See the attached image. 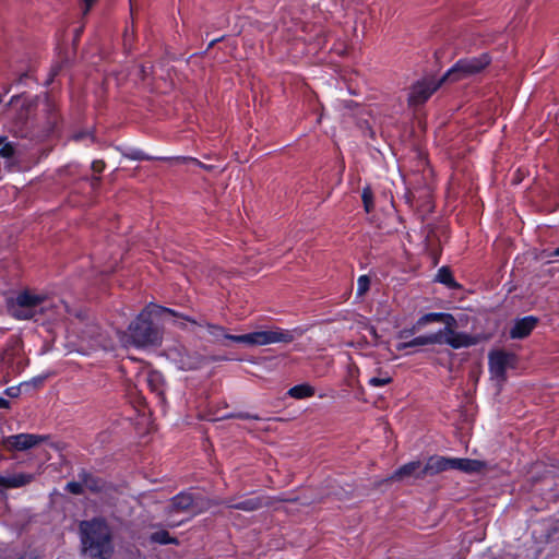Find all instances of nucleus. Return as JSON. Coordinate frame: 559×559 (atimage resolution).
Masks as SVG:
<instances>
[{"instance_id": "obj_1", "label": "nucleus", "mask_w": 559, "mask_h": 559, "mask_svg": "<svg viewBox=\"0 0 559 559\" xmlns=\"http://www.w3.org/2000/svg\"><path fill=\"white\" fill-rule=\"evenodd\" d=\"M160 313H168L190 323H197L194 319L188 314L152 304L145 307L129 324L127 331H123L120 334V341L122 344L124 346H134L138 348L159 346L163 340V331L159 326L153 323L151 317L153 314L158 316Z\"/></svg>"}, {"instance_id": "obj_2", "label": "nucleus", "mask_w": 559, "mask_h": 559, "mask_svg": "<svg viewBox=\"0 0 559 559\" xmlns=\"http://www.w3.org/2000/svg\"><path fill=\"white\" fill-rule=\"evenodd\" d=\"M83 552L91 559H109L114 554L112 533L104 519L80 523Z\"/></svg>"}, {"instance_id": "obj_3", "label": "nucleus", "mask_w": 559, "mask_h": 559, "mask_svg": "<svg viewBox=\"0 0 559 559\" xmlns=\"http://www.w3.org/2000/svg\"><path fill=\"white\" fill-rule=\"evenodd\" d=\"M59 309L43 294L33 290H23L15 298L8 300L9 313L19 320H38L37 316L46 314L50 310Z\"/></svg>"}, {"instance_id": "obj_4", "label": "nucleus", "mask_w": 559, "mask_h": 559, "mask_svg": "<svg viewBox=\"0 0 559 559\" xmlns=\"http://www.w3.org/2000/svg\"><path fill=\"white\" fill-rule=\"evenodd\" d=\"M430 322H442L444 329L438 331L436 334H440L442 344H448L453 348L469 347L478 342V338L466 333L456 332L457 321L450 313H427L418 319V325H426Z\"/></svg>"}, {"instance_id": "obj_5", "label": "nucleus", "mask_w": 559, "mask_h": 559, "mask_svg": "<svg viewBox=\"0 0 559 559\" xmlns=\"http://www.w3.org/2000/svg\"><path fill=\"white\" fill-rule=\"evenodd\" d=\"M490 63V57L483 55L479 58L462 59L457 61L442 78L441 83L457 82L479 73Z\"/></svg>"}, {"instance_id": "obj_6", "label": "nucleus", "mask_w": 559, "mask_h": 559, "mask_svg": "<svg viewBox=\"0 0 559 559\" xmlns=\"http://www.w3.org/2000/svg\"><path fill=\"white\" fill-rule=\"evenodd\" d=\"M488 359L491 380L495 381L496 386L500 390L503 382L507 380V369L515 368L518 360L516 355L506 350H492L489 353Z\"/></svg>"}, {"instance_id": "obj_7", "label": "nucleus", "mask_w": 559, "mask_h": 559, "mask_svg": "<svg viewBox=\"0 0 559 559\" xmlns=\"http://www.w3.org/2000/svg\"><path fill=\"white\" fill-rule=\"evenodd\" d=\"M168 356L182 370H194L206 364L207 361L222 360L221 357H206L197 352L190 350L185 346H174L168 349Z\"/></svg>"}, {"instance_id": "obj_8", "label": "nucleus", "mask_w": 559, "mask_h": 559, "mask_svg": "<svg viewBox=\"0 0 559 559\" xmlns=\"http://www.w3.org/2000/svg\"><path fill=\"white\" fill-rule=\"evenodd\" d=\"M254 334V346H263L275 343H292L295 340L296 334L300 336L302 331L299 329L289 331L281 328H275L265 331H255Z\"/></svg>"}, {"instance_id": "obj_9", "label": "nucleus", "mask_w": 559, "mask_h": 559, "mask_svg": "<svg viewBox=\"0 0 559 559\" xmlns=\"http://www.w3.org/2000/svg\"><path fill=\"white\" fill-rule=\"evenodd\" d=\"M213 502L211 500L194 498L191 493L181 492L175 496L170 502V511H192L194 514L207 510Z\"/></svg>"}, {"instance_id": "obj_10", "label": "nucleus", "mask_w": 559, "mask_h": 559, "mask_svg": "<svg viewBox=\"0 0 559 559\" xmlns=\"http://www.w3.org/2000/svg\"><path fill=\"white\" fill-rule=\"evenodd\" d=\"M38 97H34L32 99H27L24 102L20 110L17 111L13 124L12 131L14 134L21 138H27L32 134L31 127L28 126V120L31 117V112L37 107Z\"/></svg>"}, {"instance_id": "obj_11", "label": "nucleus", "mask_w": 559, "mask_h": 559, "mask_svg": "<svg viewBox=\"0 0 559 559\" xmlns=\"http://www.w3.org/2000/svg\"><path fill=\"white\" fill-rule=\"evenodd\" d=\"M46 439V436L20 433L7 437L3 440V445L10 451H24L38 445Z\"/></svg>"}, {"instance_id": "obj_12", "label": "nucleus", "mask_w": 559, "mask_h": 559, "mask_svg": "<svg viewBox=\"0 0 559 559\" xmlns=\"http://www.w3.org/2000/svg\"><path fill=\"white\" fill-rule=\"evenodd\" d=\"M442 84L441 79L438 82L424 80L415 83L408 96V104L419 105L425 103Z\"/></svg>"}, {"instance_id": "obj_13", "label": "nucleus", "mask_w": 559, "mask_h": 559, "mask_svg": "<svg viewBox=\"0 0 559 559\" xmlns=\"http://www.w3.org/2000/svg\"><path fill=\"white\" fill-rule=\"evenodd\" d=\"M297 499H284V498H272V497H255L245 499L238 502L227 501L226 504L228 508L242 510L246 512H253L259 510L262 507H270L275 501H289L295 502Z\"/></svg>"}, {"instance_id": "obj_14", "label": "nucleus", "mask_w": 559, "mask_h": 559, "mask_svg": "<svg viewBox=\"0 0 559 559\" xmlns=\"http://www.w3.org/2000/svg\"><path fill=\"white\" fill-rule=\"evenodd\" d=\"M453 459L433 455L428 459L425 466L421 468L417 478H424L426 476H433L448 469H453Z\"/></svg>"}, {"instance_id": "obj_15", "label": "nucleus", "mask_w": 559, "mask_h": 559, "mask_svg": "<svg viewBox=\"0 0 559 559\" xmlns=\"http://www.w3.org/2000/svg\"><path fill=\"white\" fill-rule=\"evenodd\" d=\"M538 318L530 316L523 319L516 320L513 328L510 331L512 338H524L535 329L538 323Z\"/></svg>"}, {"instance_id": "obj_16", "label": "nucleus", "mask_w": 559, "mask_h": 559, "mask_svg": "<svg viewBox=\"0 0 559 559\" xmlns=\"http://www.w3.org/2000/svg\"><path fill=\"white\" fill-rule=\"evenodd\" d=\"M452 468L467 474H474L487 471L488 464L485 461L479 460L453 459Z\"/></svg>"}, {"instance_id": "obj_17", "label": "nucleus", "mask_w": 559, "mask_h": 559, "mask_svg": "<svg viewBox=\"0 0 559 559\" xmlns=\"http://www.w3.org/2000/svg\"><path fill=\"white\" fill-rule=\"evenodd\" d=\"M34 480V475L17 473L0 476V491L7 488H19L28 485Z\"/></svg>"}, {"instance_id": "obj_18", "label": "nucleus", "mask_w": 559, "mask_h": 559, "mask_svg": "<svg viewBox=\"0 0 559 559\" xmlns=\"http://www.w3.org/2000/svg\"><path fill=\"white\" fill-rule=\"evenodd\" d=\"M442 338L440 334H429V335H421L417 336L408 342H403L397 344L396 348L397 350H403L409 347H417V346H425V345H432V344H442Z\"/></svg>"}, {"instance_id": "obj_19", "label": "nucleus", "mask_w": 559, "mask_h": 559, "mask_svg": "<svg viewBox=\"0 0 559 559\" xmlns=\"http://www.w3.org/2000/svg\"><path fill=\"white\" fill-rule=\"evenodd\" d=\"M421 464L418 461L409 462L403 466H401L399 469H396L392 476L388 479L390 481H396V480H403L407 477L415 476L417 478V475L421 471Z\"/></svg>"}, {"instance_id": "obj_20", "label": "nucleus", "mask_w": 559, "mask_h": 559, "mask_svg": "<svg viewBox=\"0 0 559 559\" xmlns=\"http://www.w3.org/2000/svg\"><path fill=\"white\" fill-rule=\"evenodd\" d=\"M45 104H46V108H45V118H46L45 129H46V131H51L53 129V127L57 124V121H58V117H57V112H56V107H55V104L49 98V96H47V95L45 96Z\"/></svg>"}, {"instance_id": "obj_21", "label": "nucleus", "mask_w": 559, "mask_h": 559, "mask_svg": "<svg viewBox=\"0 0 559 559\" xmlns=\"http://www.w3.org/2000/svg\"><path fill=\"white\" fill-rule=\"evenodd\" d=\"M80 478L83 481V486L92 492H99L104 488V481L102 479L94 477L85 471L80 474Z\"/></svg>"}, {"instance_id": "obj_22", "label": "nucleus", "mask_w": 559, "mask_h": 559, "mask_svg": "<svg viewBox=\"0 0 559 559\" xmlns=\"http://www.w3.org/2000/svg\"><path fill=\"white\" fill-rule=\"evenodd\" d=\"M436 281L452 289L460 288V285L454 281L449 266H442L439 269Z\"/></svg>"}, {"instance_id": "obj_23", "label": "nucleus", "mask_w": 559, "mask_h": 559, "mask_svg": "<svg viewBox=\"0 0 559 559\" xmlns=\"http://www.w3.org/2000/svg\"><path fill=\"white\" fill-rule=\"evenodd\" d=\"M288 395L297 400L310 397L314 395V388L306 383L298 384L289 389Z\"/></svg>"}, {"instance_id": "obj_24", "label": "nucleus", "mask_w": 559, "mask_h": 559, "mask_svg": "<svg viewBox=\"0 0 559 559\" xmlns=\"http://www.w3.org/2000/svg\"><path fill=\"white\" fill-rule=\"evenodd\" d=\"M145 381L153 392H157L158 394L163 393V391L160 390L163 384V378L159 372L148 371L145 377Z\"/></svg>"}, {"instance_id": "obj_25", "label": "nucleus", "mask_w": 559, "mask_h": 559, "mask_svg": "<svg viewBox=\"0 0 559 559\" xmlns=\"http://www.w3.org/2000/svg\"><path fill=\"white\" fill-rule=\"evenodd\" d=\"M152 543L167 545V544H178V539L176 537H171L169 533L165 530L157 531L150 536Z\"/></svg>"}, {"instance_id": "obj_26", "label": "nucleus", "mask_w": 559, "mask_h": 559, "mask_svg": "<svg viewBox=\"0 0 559 559\" xmlns=\"http://www.w3.org/2000/svg\"><path fill=\"white\" fill-rule=\"evenodd\" d=\"M426 246H427V249L433 255V263L437 264L438 263V246L436 243V234L432 229L429 230V233L426 236Z\"/></svg>"}, {"instance_id": "obj_27", "label": "nucleus", "mask_w": 559, "mask_h": 559, "mask_svg": "<svg viewBox=\"0 0 559 559\" xmlns=\"http://www.w3.org/2000/svg\"><path fill=\"white\" fill-rule=\"evenodd\" d=\"M225 338L234 341V342H238V343H243V344H247L249 346H254V334H253V332L248 333V334H242V335H231V334L230 335H225Z\"/></svg>"}, {"instance_id": "obj_28", "label": "nucleus", "mask_w": 559, "mask_h": 559, "mask_svg": "<svg viewBox=\"0 0 559 559\" xmlns=\"http://www.w3.org/2000/svg\"><path fill=\"white\" fill-rule=\"evenodd\" d=\"M197 323V325H204L207 328L209 332L211 335L215 336V337H219V336H223L225 338V335H229L228 333L225 332V329L223 326H219V325H216V324H211V323H203V322H198L197 320H194Z\"/></svg>"}, {"instance_id": "obj_29", "label": "nucleus", "mask_w": 559, "mask_h": 559, "mask_svg": "<svg viewBox=\"0 0 559 559\" xmlns=\"http://www.w3.org/2000/svg\"><path fill=\"white\" fill-rule=\"evenodd\" d=\"M361 198H362L365 211L367 213H370L373 209V194L369 187H367L362 190Z\"/></svg>"}, {"instance_id": "obj_30", "label": "nucleus", "mask_w": 559, "mask_h": 559, "mask_svg": "<svg viewBox=\"0 0 559 559\" xmlns=\"http://www.w3.org/2000/svg\"><path fill=\"white\" fill-rule=\"evenodd\" d=\"M370 287V277L367 275H361L357 281V296H364Z\"/></svg>"}, {"instance_id": "obj_31", "label": "nucleus", "mask_w": 559, "mask_h": 559, "mask_svg": "<svg viewBox=\"0 0 559 559\" xmlns=\"http://www.w3.org/2000/svg\"><path fill=\"white\" fill-rule=\"evenodd\" d=\"M0 148V156L3 158H12L15 155V147L12 143L4 142Z\"/></svg>"}, {"instance_id": "obj_32", "label": "nucleus", "mask_w": 559, "mask_h": 559, "mask_svg": "<svg viewBox=\"0 0 559 559\" xmlns=\"http://www.w3.org/2000/svg\"><path fill=\"white\" fill-rule=\"evenodd\" d=\"M123 155L128 158L135 159V160H148L152 158L151 156L144 154L142 151H138V150H134L131 152H126V153H123Z\"/></svg>"}, {"instance_id": "obj_33", "label": "nucleus", "mask_w": 559, "mask_h": 559, "mask_svg": "<svg viewBox=\"0 0 559 559\" xmlns=\"http://www.w3.org/2000/svg\"><path fill=\"white\" fill-rule=\"evenodd\" d=\"M424 325H418V321L411 329H404L399 333V338L405 340L409 336L414 335L417 331H419Z\"/></svg>"}, {"instance_id": "obj_34", "label": "nucleus", "mask_w": 559, "mask_h": 559, "mask_svg": "<svg viewBox=\"0 0 559 559\" xmlns=\"http://www.w3.org/2000/svg\"><path fill=\"white\" fill-rule=\"evenodd\" d=\"M29 383H21L19 386H12L5 390V394L10 397H17L22 389H28Z\"/></svg>"}, {"instance_id": "obj_35", "label": "nucleus", "mask_w": 559, "mask_h": 559, "mask_svg": "<svg viewBox=\"0 0 559 559\" xmlns=\"http://www.w3.org/2000/svg\"><path fill=\"white\" fill-rule=\"evenodd\" d=\"M83 481L81 483H76V481H71L67 485V490L73 495H82L83 493Z\"/></svg>"}, {"instance_id": "obj_36", "label": "nucleus", "mask_w": 559, "mask_h": 559, "mask_svg": "<svg viewBox=\"0 0 559 559\" xmlns=\"http://www.w3.org/2000/svg\"><path fill=\"white\" fill-rule=\"evenodd\" d=\"M176 160L177 162H182V163L193 162L194 164H197L198 166L202 167L205 170H212L214 168L213 165L203 164L202 162H200V160H198L195 158H192V157H177Z\"/></svg>"}, {"instance_id": "obj_37", "label": "nucleus", "mask_w": 559, "mask_h": 559, "mask_svg": "<svg viewBox=\"0 0 559 559\" xmlns=\"http://www.w3.org/2000/svg\"><path fill=\"white\" fill-rule=\"evenodd\" d=\"M391 382H392V378L389 377V376H385V377H382V378L373 377V378H371L369 380L370 385H373V386L385 385V384H389Z\"/></svg>"}, {"instance_id": "obj_38", "label": "nucleus", "mask_w": 559, "mask_h": 559, "mask_svg": "<svg viewBox=\"0 0 559 559\" xmlns=\"http://www.w3.org/2000/svg\"><path fill=\"white\" fill-rule=\"evenodd\" d=\"M224 418H239V419H254V420L260 419V417L258 415H250L248 413L229 414V415L224 416Z\"/></svg>"}, {"instance_id": "obj_39", "label": "nucleus", "mask_w": 559, "mask_h": 559, "mask_svg": "<svg viewBox=\"0 0 559 559\" xmlns=\"http://www.w3.org/2000/svg\"><path fill=\"white\" fill-rule=\"evenodd\" d=\"M105 168V163L103 160H94L92 163V169L95 173H102Z\"/></svg>"}, {"instance_id": "obj_40", "label": "nucleus", "mask_w": 559, "mask_h": 559, "mask_svg": "<svg viewBox=\"0 0 559 559\" xmlns=\"http://www.w3.org/2000/svg\"><path fill=\"white\" fill-rule=\"evenodd\" d=\"M350 493H352V490H345V489H341L338 491L333 492V495L336 496L338 500L348 498V496Z\"/></svg>"}, {"instance_id": "obj_41", "label": "nucleus", "mask_w": 559, "mask_h": 559, "mask_svg": "<svg viewBox=\"0 0 559 559\" xmlns=\"http://www.w3.org/2000/svg\"><path fill=\"white\" fill-rule=\"evenodd\" d=\"M45 380H46V377H37V378H34L28 383H29V386L38 388L44 383Z\"/></svg>"}, {"instance_id": "obj_42", "label": "nucleus", "mask_w": 559, "mask_h": 559, "mask_svg": "<svg viewBox=\"0 0 559 559\" xmlns=\"http://www.w3.org/2000/svg\"><path fill=\"white\" fill-rule=\"evenodd\" d=\"M95 1L96 0H83V2L85 4L84 14H86L88 12V10L95 3Z\"/></svg>"}, {"instance_id": "obj_43", "label": "nucleus", "mask_w": 559, "mask_h": 559, "mask_svg": "<svg viewBox=\"0 0 559 559\" xmlns=\"http://www.w3.org/2000/svg\"><path fill=\"white\" fill-rule=\"evenodd\" d=\"M10 403L8 400L0 397V408H9Z\"/></svg>"}, {"instance_id": "obj_44", "label": "nucleus", "mask_w": 559, "mask_h": 559, "mask_svg": "<svg viewBox=\"0 0 559 559\" xmlns=\"http://www.w3.org/2000/svg\"><path fill=\"white\" fill-rule=\"evenodd\" d=\"M356 106H357V104L355 102H353V100L344 102V107L345 108L353 109Z\"/></svg>"}, {"instance_id": "obj_45", "label": "nucleus", "mask_w": 559, "mask_h": 559, "mask_svg": "<svg viewBox=\"0 0 559 559\" xmlns=\"http://www.w3.org/2000/svg\"><path fill=\"white\" fill-rule=\"evenodd\" d=\"M21 97H22V95L13 96L8 105H12V104L16 103Z\"/></svg>"}, {"instance_id": "obj_46", "label": "nucleus", "mask_w": 559, "mask_h": 559, "mask_svg": "<svg viewBox=\"0 0 559 559\" xmlns=\"http://www.w3.org/2000/svg\"><path fill=\"white\" fill-rule=\"evenodd\" d=\"M222 39H223V37H221V38H216V39H213V40L209 44L207 49L212 48L216 43L221 41Z\"/></svg>"}, {"instance_id": "obj_47", "label": "nucleus", "mask_w": 559, "mask_h": 559, "mask_svg": "<svg viewBox=\"0 0 559 559\" xmlns=\"http://www.w3.org/2000/svg\"><path fill=\"white\" fill-rule=\"evenodd\" d=\"M222 39H223V37H221V38H216V39H213V40L209 44L207 49L212 48L216 43L221 41Z\"/></svg>"}, {"instance_id": "obj_48", "label": "nucleus", "mask_w": 559, "mask_h": 559, "mask_svg": "<svg viewBox=\"0 0 559 559\" xmlns=\"http://www.w3.org/2000/svg\"><path fill=\"white\" fill-rule=\"evenodd\" d=\"M140 71H141L142 78L144 79L145 75L147 74L146 68L144 66H142Z\"/></svg>"}, {"instance_id": "obj_49", "label": "nucleus", "mask_w": 559, "mask_h": 559, "mask_svg": "<svg viewBox=\"0 0 559 559\" xmlns=\"http://www.w3.org/2000/svg\"><path fill=\"white\" fill-rule=\"evenodd\" d=\"M99 180L100 179L98 177H94L93 180H92V186L96 187L99 183Z\"/></svg>"}, {"instance_id": "obj_50", "label": "nucleus", "mask_w": 559, "mask_h": 559, "mask_svg": "<svg viewBox=\"0 0 559 559\" xmlns=\"http://www.w3.org/2000/svg\"><path fill=\"white\" fill-rule=\"evenodd\" d=\"M84 136H85V134H84V133H78V134H75V135H74V139H75V140H81V139H82V138H84Z\"/></svg>"}, {"instance_id": "obj_51", "label": "nucleus", "mask_w": 559, "mask_h": 559, "mask_svg": "<svg viewBox=\"0 0 559 559\" xmlns=\"http://www.w3.org/2000/svg\"><path fill=\"white\" fill-rule=\"evenodd\" d=\"M550 257H559V247L552 253H550Z\"/></svg>"}, {"instance_id": "obj_52", "label": "nucleus", "mask_w": 559, "mask_h": 559, "mask_svg": "<svg viewBox=\"0 0 559 559\" xmlns=\"http://www.w3.org/2000/svg\"><path fill=\"white\" fill-rule=\"evenodd\" d=\"M370 332H371V334H372L374 337H377V336H378L377 331H376V329H374V328H370Z\"/></svg>"}, {"instance_id": "obj_53", "label": "nucleus", "mask_w": 559, "mask_h": 559, "mask_svg": "<svg viewBox=\"0 0 559 559\" xmlns=\"http://www.w3.org/2000/svg\"><path fill=\"white\" fill-rule=\"evenodd\" d=\"M7 141L5 136H0V146Z\"/></svg>"}, {"instance_id": "obj_54", "label": "nucleus", "mask_w": 559, "mask_h": 559, "mask_svg": "<svg viewBox=\"0 0 559 559\" xmlns=\"http://www.w3.org/2000/svg\"><path fill=\"white\" fill-rule=\"evenodd\" d=\"M24 78H26V73H23V74L20 76L19 81H20V82H22V81L24 80Z\"/></svg>"}, {"instance_id": "obj_55", "label": "nucleus", "mask_w": 559, "mask_h": 559, "mask_svg": "<svg viewBox=\"0 0 559 559\" xmlns=\"http://www.w3.org/2000/svg\"><path fill=\"white\" fill-rule=\"evenodd\" d=\"M369 134H370L371 138H373L374 136V131L372 129H369Z\"/></svg>"}, {"instance_id": "obj_56", "label": "nucleus", "mask_w": 559, "mask_h": 559, "mask_svg": "<svg viewBox=\"0 0 559 559\" xmlns=\"http://www.w3.org/2000/svg\"><path fill=\"white\" fill-rule=\"evenodd\" d=\"M98 344H99L100 346H103V347H107L106 343H105V342H103V341H99V343H98Z\"/></svg>"}, {"instance_id": "obj_57", "label": "nucleus", "mask_w": 559, "mask_h": 559, "mask_svg": "<svg viewBox=\"0 0 559 559\" xmlns=\"http://www.w3.org/2000/svg\"><path fill=\"white\" fill-rule=\"evenodd\" d=\"M81 32H82L81 28L76 29V36H79Z\"/></svg>"}]
</instances>
